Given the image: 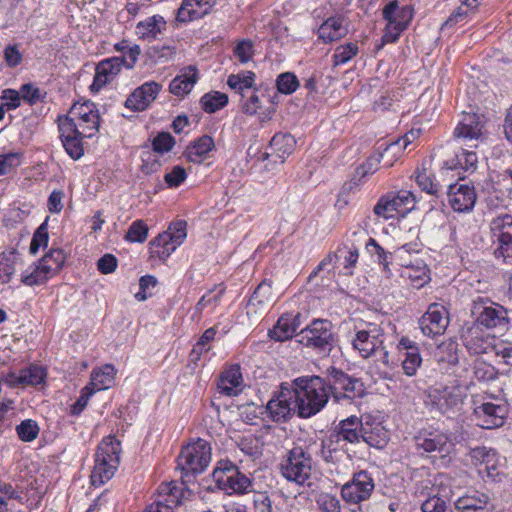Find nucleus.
<instances>
[{
    "mask_svg": "<svg viewBox=\"0 0 512 512\" xmlns=\"http://www.w3.org/2000/svg\"><path fill=\"white\" fill-rule=\"evenodd\" d=\"M455 140L452 143L455 154L446 160L448 169L474 171L478 158L473 150L478 147L482 137V124L479 117L473 113H465L454 131Z\"/></svg>",
    "mask_w": 512,
    "mask_h": 512,
    "instance_id": "f257e3e1",
    "label": "nucleus"
},
{
    "mask_svg": "<svg viewBox=\"0 0 512 512\" xmlns=\"http://www.w3.org/2000/svg\"><path fill=\"white\" fill-rule=\"evenodd\" d=\"M292 393L297 415L310 418L319 413L328 403L330 386L319 376L299 377L292 383Z\"/></svg>",
    "mask_w": 512,
    "mask_h": 512,
    "instance_id": "f03ea898",
    "label": "nucleus"
},
{
    "mask_svg": "<svg viewBox=\"0 0 512 512\" xmlns=\"http://www.w3.org/2000/svg\"><path fill=\"white\" fill-rule=\"evenodd\" d=\"M120 453V442L113 436L101 441L95 454V465L91 474L92 485H102L113 477L120 463Z\"/></svg>",
    "mask_w": 512,
    "mask_h": 512,
    "instance_id": "7ed1b4c3",
    "label": "nucleus"
},
{
    "mask_svg": "<svg viewBox=\"0 0 512 512\" xmlns=\"http://www.w3.org/2000/svg\"><path fill=\"white\" fill-rule=\"evenodd\" d=\"M57 122L74 126L82 136L93 137L99 130L100 116L95 104L86 101L74 103L66 115L58 116Z\"/></svg>",
    "mask_w": 512,
    "mask_h": 512,
    "instance_id": "20e7f679",
    "label": "nucleus"
},
{
    "mask_svg": "<svg viewBox=\"0 0 512 512\" xmlns=\"http://www.w3.org/2000/svg\"><path fill=\"white\" fill-rule=\"evenodd\" d=\"M313 461L311 455L301 446L288 451L280 464L282 476L298 485H310Z\"/></svg>",
    "mask_w": 512,
    "mask_h": 512,
    "instance_id": "39448f33",
    "label": "nucleus"
},
{
    "mask_svg": "<svg viewBox=\"0 0 512 512\" xmlns=\"http://www.w3.org/2000/svg\"><path fill=\"white\" fill-rule=\"evenodd\" d=\"M472 315L475 317L473 324L487 329L497 328L506 330L509 326V311L502 305L488 298L479 297L473 301Z\"/></svg>",
    "mask_w": 512,
    "mask_h": 512,
    "instance_id": "423d86ee",
    "label": "nucleus"
},
{
    "mask_svg": "<svg viewBox=\"0 0 512 512\" xmlns=\"http://www.w3.org/2000/svg\"><path fill=\"white\" fill-rule=\"evenodd\" d=\"M211 461V446L203 440L196 441L184 447L178 456V467L188 475L202 473Z\"/></svg>",
    "mask_w": 512,
    "mask_h": 512,
    "instance_id": "0eeeda50",
    "label": "nucleus"
},
{
    "mask_svg": "<svg viewBox=\"0 0 512 512\" xmlns=\"http://www.w3.org/2000/svg\"><path fill=\"white\" fill-rule=\"evenodd\" d=\"M212 477L218 488L228 494H243L248 492L251 487L250 479L230 461H220L213 471Z\"/></svg>",
    "mask_w": 512,
    "mask_h": 512,
    "instance_id": "6e6552de",
    "label": "nucleus"
},
{
    "mask_svg": "<svg viewBox=\"0 0 512 512\" xmlns=\"http://www.w3.org/2000/svg\"><path fill=\"white\" fill-rule=\"evenodd\" d=\"M383 17L387 26L382 40L385 43L395 42L413 18V9L409 5L398 6L396 1L388 3L383 9Z\"/></svg>",
    "mask_w": 512,
    "mask_h": 512,
    "instance_id": "1a4fd4ad",
    "label": "nucleus"
},
{
    "mask_svg": "<svg viewBox=\"0 0 512 512\" xmlns=\"http://www.w3.org/2000/svg\"><path fill=\"white\" fill-rule=\"evenodd\" d=\"M332 323L325 319H315L298 334L299 343L316 349H330L334 343Z\"/></svg>",
    "mask_w": 512,
    "mask_h": 512,
    "instance_id": "9d476101",
    "label": "nucleus"
},
{
    "mask_svg": "<svg viewBox=\"0 0 512 512\" xmlns=\"http://www.w3.org/2000/svg\"><path fill=\"white\" fill-rule=\"evenodd\" d=\"M415 204L412 192L401 190L396 194H387L379 199L374 207V213L384 219H392L397 215H404Z\"/></svg>",
    "mask_w": 512,
    "mask_h": 512,
    "instance_id": "9b49d317",
    "label": "nucleus"
},
{
    "mask_svg": "<svg viewBox=\"0 0 512 512\" xmlns=\"http://www.w3.org/2000/svg\"><path fill=\"white\" fill-rule=\"evenodd\" d=\"M375 484L367 471L355 473L352 479L341 488V496L346 503L359 504L368 500L374 490Z\"/></svg>",
    "mask_w": 512,
    "mask_h": 512,
    "instance_id": "f8f14e48",
    "label": "nucleus"
},
{
    "mask_svg": "<svg viewBox=\"0 0 512 512\" xmlns=\"http://www.w3.org/2000/svg\"><path fill=\"white\" fill-rule=\"evenodd\" d=\"M328 384L331 388L330 395L333 396L335 401L343 398L354 399L364 393L363 383L342 371H333Z\"/></svg>",
    "mask_w": 512,
    "mask_h": 512,
    "instance_id": "ddd939ff",
    "label": "nucleus"
},
{
    "mask_svg": "<svg viewBox=\"0 0 512 512\" xmlns=\"http://www.w3.org/2000/svg\"><path fill=\"white\" fill-rule=\"evenodd\" d=\"M415 446L418 450H423L427 453H438L441 457L449 455L453 448L454 443L450 437L440 431H421L415 436Z\"/></svg>",
    "mask_w": 512,
    "mask_h": 512,
    "instance_id": "4468645a",
    "label": "nucleus"
},
{
    "mask_svg": "<svg viewBox=\"0 0 512 512\" xmlns=\"http://www.w3.org/2000/svg\"><path fill=\"white\" fill-rule=\"evenodd\" d=\"M276 302L271 283L264 280L254 290L246 305V315L251 320H258L266 314Z\"/></svg>",
    "mask_w": 512,
    "mask_h": 512,
    "instance_id": "2eb2a0df",
    "label": "nucleus"
},
{
    "mask_svg": "<svg viewBox=\"0 0 512 512\" xmlns=\"http://www.w3.org/2000/svg\"><path fill=\"white\" fill-rule=\"evenodd\" d=\"M448 324V311L443 305L438 303L431 304L419 320L422 333L428 337L442 335Z\"/></svg>",
    "mask_w": 512,
    "mask_h": 512,
    "instance_id": "dca6fc26",
    "label": "nucleus"
},
{
    "mask_svg": "<svg viewBox=\"0 0 512 512\" xmlns=\"http://www.w3.org/2000/svg\"><path fill=\"white\" fill-rule=\"evenodd\" d=\"M384 344L383 333L378 328L359 330L352 340V346L363 358L377 356Z\"/></svg>",
    "mask_w": 512,
    "mask_h": 512,
    "instance_id": "f3484780",
    "label": "nucleus"
},
{
    "mask_svg": "<svg viewBox=\"0 0 512 512\" xmlns=\"http://www.w3.org/2000/svg\"><path fill=\"white\" fill-rule=\"evenodd\" d=\"M464 346L472 354H487L493 348L494 337L475 324L470 325L461 334Z\"/></svg>",
    "mask_w": 512,
    "mask_h": 512,
    "instance_id": "a211bd4d",
    "label": "nucleus"
},
{
    "mask_svg": "<svg viewBox=\"0 0 512 512\" xmlns=\"http://www.w3.org/2000/svg\"><path fill=\"white\" fill-rule=\"evenodd\" d=\"M448 199L454 211L467 212L474 207L477 195L471 184L457 182L449 186Z\"/></svg>",
    "mask_w": 512,
    "mask_h": 512,
    "instance_id": "6ab92c4d",
    "label": "nucleus"
},
{
    "mask_svg": "<svg viewBox=\"0 0 512 512\" xmlns=\"http://www.w3.org/2000/svg\"><path fill=\"white\" fill-rule=\"evenodd\" d=\"M273 421H285L292 413H297L295 400L291 389L282 388L276 398L271 399L266 406Z\"/></svg>",
    "mask_w": 512,
    "mask_h": 512,
    "instance_id": "aec40b11",
    "label": "nucleus"
},
{
    "mask_svg": "<svg viewBox=\"0 0 512 512\" xmlns=\"http://www.w3.org/2000/svg\"><path fill=\"white\" fill-rule=\"evenodd\" d=\"M161 88L162 85L155 81L146 82L132 92L125 106L133 111H143L156 99Z\"/></svg>",
    "mask_w": 512,
    "mask_h": 512,
    "instance_id": "412c9836",
    "label": "nucleus"
},
{
    "mask_svg": "<svg viewBox=\"0 0 512 512\" xmlns=\"http://www.w3.org/2000/svg\"><path fill=\"white\" fill-rule=\"evenodd\" d=\"M46 371L43 367L30 365L21 369L18 373L11 371L4 376V381L10 387L35 386L44 382Z\"/></svg>",
    "mask_w": 512,
    "mask_h": 512,
    "instance_id": "4be33fe9",
    "label": "nucleus"
},
{
    "mask_svg": "<svg viewBox=\"0 0 512 512\" xmlns=\"http://www.w3.org/2000/svg\"><path fill=\"white\" fill-rule=\"evenodd\" d=\"M158 499L145 512H173L180 504L181 490L174 483H162L158 488Z\"/></svg>",
    "mask_w": 512,
    "mask_h": 512,
    "instance_id": "5701e85b",
    "label": "nucleus"
},
{
    "mask_svg": "<svg viewBox=\"0 0 512 512\" xmlns=\"http://www.w3.org/2000/svg\"><path fill=\"white\" fill-rule=\"evenodd\" d=\"M60 139L66 153L73 159L78 160L84 155L83 139L87 138L82 136L74 126H66L58 123Z\"/></svg>",
    "mask_w": 512,
    "mask_h": 512,
    "instance_id": "b1692460",
    "label": "nucleus"
},
{
    "mask_svg": "<svg viewBox=\"0 0 512 512\" xmlns=\"http://www.w3.org/2000/svg\"><path fill=\"white\" fill-rule=\"evenodd\" d=\"M124 59L113 57L105 59L96 66L94 81L91 85L93 91H99L121 71Z\"/></svg>",
    "mask_w": 512,
    "mask_h": 512,
    "instance_id": "393cba45",
    "label": "nucleus"
},
{
    "mask_svg": "<svg viewBox=\"0 0 512 512\" xmlns=\"http://www.w3.org/2000/svg\"><path fill=\"white\" fill-rule=\"evenodd\" d=\"M505 408L493 403H484L475 409L478 426L494 429L503 425Z\"/></svg>",
    "mask_w": 512,
    "mask_h": 512,
    "instance_id": "a878e982",
    "label": "nucleus"
},
{
    "mask_svg": "<svg viewBox=\"0 0 512 512\" xmlns=\"http://www.w3.org/2000/svg\"><path fill=\"white\" fill-rule=\"evenodd\" d=\"M455 508L461 512H492L490 497L478 491L466 494L457 499Z\"/></svg>",
    "mask_w": 512,
    "mask_h": 512,
    "instance_id": "bb28decb",
    "label": "nucleus"
},
{
    "mask_svg": "<svg viewBox=\"0 0 512 512\" xmlns=\"http://www.w3.org/2000/svg\"><path fill=\"white\" fill-rule=\"evenodd\" d=\"M242 383L240 368L232 366L220 375L217 386L221 394L236 396L242 391Z\"/></svg>",
    "mask_w": 512,
    "mask_h": 512,
    "instance_id": "cd10ccee",
    "label": "nucleus"
},
{
    "mask_svg": "<svg viewBox=\"0 0 512 512\" xmlns=\"http://www.w3.org/2000/svg\"><path fill=\"white\" fill-rule=\"evenodd\" d=\"M362 421L356 416H350L339 423L337 441L343 440L349 443H357L362 439Z\"/></svg>",
    "mask_w": 512,
    "mask_h": 512,
    "instance_id": "c85d7f7f",
    "label": "nucleus"
},
{
    "mask_svg": "<svg viewBox=\"0 0 512 512\" xmlns=\"http://www.w3.org/2000/svg\"><path fill=\"white\" fill-rule=\"evenodd\" d=\"M166 21L160 15H154L140 21L135 28L136 35L143 40L156 39L166 29Z\"/></svg>",
    "mask_w": 512,
    "mask_h": 512,
    "instance_id": "c756f323",
    "label": "nucleus"
},
{
    "mask_svg": "<svg viewBox=\"0 0 512 512\" xmlns=\"http://www.w3.org/2000/svg\"><path fill=\"white\" fill-rule=\"evenodd\" d=\"M298 317L299 315L292 317L288 314L281 316L269 331V337L280 342L290 339L299 326Z\"/></svg>",
    "mask_w": 512,
    "mask_h": 512,
    "instance_id": "7c9ffc66",
    "label": "nucleus"
},
{
    "mask_svg": "<svg viewBox=\"0 0 512 512\" xmlns=\"http://www.w3.org/2000/svg\"><path fill=\"white\" fill-rule=\"evenodd\" d=\"M215 148L214 140L211 136L204 135L192 144H190L185 151V156L189 162L201 163L205 156Z\"/></svg>",
    "mask_w": 512,
    "mask_h": 512,
    "instance_id": "2f4dec72",
    "label": "nucleus"
},
{
    "mask_svg": "<svg viewBox=\"0 0 512 512\" xmlns=\"http://www.w3.org/2000/svg\"><path fill=\"white\" fill-rule=\"evenodd\" d=\"M342 22L339 17L327 19L318 29L319 38L324 42H333L344 37L348 30Z\"/></svg>",
    "mask_w": 512,
    "mask_h": 512,
    "instance_id": "473e14b6",
    "label": "nucleus"
},
{
    "mask_svg": "<svg viewBox=\"0 0 512 512\" xmlns=\"http://www.w3.org/2000/svg\"><path fill=\"white\" fill-rule=\"evenodd\" d=\"M196 81L197 71L194 67H189L184 73L171 81L169 90L176 96H184L191 91Z\"/></svg>",
    "mask_w": 512,
    "mask_h": 512,
    "instance_id": "72a5a7b5",
    "label": "nucleus"
},
{
    "mask_svg": "<svg viewBox=\"0 0 512 512\" xmlns=\"http://www.w3.org/2000/svg\"><path fill=\"white\" fill-rule=\"evenodd\" d=\"M296 145L295 138L289 133H278L273 136L270 141V149L281 162H284L285 158L290 155Z\"/></svg>",
    "mask_w": 512,
    "mask_h": 512,
    "instance_id": "f704fd0d",
    "label": "nucleus"
},
{
    "mask_svg": "<svg viewBox=\"0 0 512 512\" xmlns=\"http://www.w3.org/2000/svg\"><path fill=\"white\" fill-rule=\"evenodd\" d=\"M430 402L441 413H445L458 404V397L455 396L447 388L444 389H430L428 395Z\"/></svg>",
    "mask_w": 512,
    "mask_h": 512,
    "instance_id": "c9c22d12",
    "label": "nucleus"
},
{
    "mask_svg": "<svg viewBox=\"0 0 512 512\" xmlns=\"http://www.w3.org/2000/svg\"><path fill=\"white\" fill-rule=\"evenodd\" d=\"M389 439L388 431L380 424L369 426L368 423L363 424L362 440L369 446L375 448H383Z\"/></svg>",
    "mask_w": 512,
    "mask_h": 512,
    "instance_id": "e433bc0d",
    "label": "nucleus"
},
{
    "mask_svg": "<svg viewBox=\"0 0 512 512\" xmlns=\"http://www.w3.org/2000/svg\"><path fill=\"white\" fill-rule=\"evenodd\" d=\"M116 370L113 365L106 364L98 370H93L91 373L90 389L93 391H101L108 389L115 378Z\"/></svg>",
    "mask_w": 512,
    "mask_h": 512,
    "instance_id": "4c0bfd02",
    "label": "nucleus"
},
{
    "mask_svg": "<svg viewBox=\"0 0 512 512\" xmlns=\"http://www.w3.org/2000/svg\"><path fill=\"white\" fill-rule=\"evenodd\" d=\"M150 245L153 248L152 254L162 260L168 258L180 246V244L174 243V239L166 231L153 239Z\"/></svg>",
    "mask_w": 512,
    "mask_h": 512,
    "instance_id": "58836bf2",
    "label": "nucleus"
},
{
    "mask_svg": "<svg viewBox=\"0 0 512 512\" xmlns=\"http://www.w3.org/2000/svg\"><path fill=\"white\" fill-rule=\"evenodd\" d=\"M55 267L43 265L40 261L30 273H23L21 281L27 286L44 284L51 276L55 275Z\"/></svg>",
    "mask_w": 512,
    "mask_h": 512,
    "instance_id": "ea45409f",
    "label": "nucleus"
},
{
    "mask_svg": "<svg viewBox=\"0 0 512 512\" xmlns=\"http://www.w3.org/2000/svg\"><path fill=\"white\" fill-rule=\"evenodd\" d=\"M401 276L409 279L416 287L423 286V284L429 279L427 266L417 257H415L414 266L402 269Z\"/></svg>",
    "mask_w": 512,
    "mask_h": 512,
    "instance_id": "a19ab883",
    "label": "nucleus"
},
{
    "mask_svg": "<svg viewBox=\"0 0 512 512\" xmlns=\"http://www.w3.org/2000/svg\"><path fill=\"white\" fill-rule=\"evenodd\" d=\"M200 103L206 113H214L228 103V96L218 91H212L203 95Z\"/></svg>",
    "mask_w": 512,
    "mask_h": 512,
    "instance_id": "79ce46f5",
    "label": "nucleus"
},
{
    "mask_svg": "<svg viewBox=\"0 0 512 512\" xmlns=\"http://www.w3.org/2000/svg\"><path fill=\"white\" fill-rule=\"evenodd\" d=\"M255 74L253 72H246L243 74H231L228 77V86L240 92L242 96H245L244 91L250 90L254 83Z\"/></svg>",
    "mask_w": 512,
    "mask_h": 512,
    "instance_id": "37998d69",
    "label": "nucleus"
},
{
    "mask_svg": "<svg viewBox=\"0 0 512 512\" xmlns=\"http://www.w3.org/2000/svg\"><path fill=\"white\" fill-rule=\"evenodd\" d=\"M422 358L419 348H413L410 352L404 353L402 361V369L405 375L412 377L416 375L418 368L421 366Z\"/></svg>",
    "mask_w": 512,
    "mask_h": 512,
    "instance_id": "c03bdc74",
    "label": "nucleus"
},
{
    "mask_svg": "<svg viewBox=\"0 0 512 512\" xmlns=\"http://www.w3.org/2000/svg\"><path fill=\"white\" fill-rule=\"evenodd\" d=\"M491 230L496 238L501 237L502 233L512 236V216L503 214L495 217L491 222Z\"/></svg>",
    "mask_w": 512,
    "mask_h": 512,
    "instance_id": "a18cd8bd",
    "label": "nucleus"
},
{
    "mask_svg": "<svg viewBox=\"0 0 512 512\" xmlns=\"http://www.w3.org/2000/svg\"><path fill=\"white\" fill-rule=\"evenodd\" d=\"M336 256L338 257L339 261H342L343 267L345 269L352 268L356 265L359 257L358 248L343 244L342 246L338 247Z\"/></svg>",
    "mask_w": 512,
    "mask_h": 512,
    "instance_id": "49530a36",
    "label": "nucleus"
},
{
    "mask_svg": "<svg viewBox=\"0 0 512 512\" xmlns=\"http://www.w3.org/2000/svg\"><path fill=\"white\" fill-rule=\"evenodd\" d=\"M22 155L16 152L0 154V176L7 175L21 165Z\"/></svg>",
    "mask_w": 512,
    "mask_h": 512,
    "instance_id": "de8ad7c7",
    "label": "nucleus"
},
{
    "mask_svg": "<svg viewBox=\"0 0 512 512\" xmlns=\"http://www.w3.org/2000/svg\"><path fill=\"white\" fill-rule=\"evenodd\" d=\"M147 236L148 226L143 220H136L130 225L125 235V239L129 242L143 243L146 241Z\"/></svg>",
    "mask_w": 512,
    "mask_h": 512,
    "instance_id": "09e8293b",
    "label": "nucleus"
},
{
    "mask_svg": "<svg viewBox=\"0 0 512 512\" xmlns=\"http://www.w3.org/2000/svg\"><path fill=\"white\" fill-rule=\"evenodd\" d=\"M316 504L321 512H340V500L330 493H320L317 496Z\"/></svg>",
    "mask_w": 512,
    "mask_h": 512,
    "instance_id": "8fccbe9b",
    "label": "nucleus"
},
{
    "mask_svg": "<svg viewBox=\"0 0 512 512\" xmlns=\"http://www.w3.org/2000/svg\"><path fill=\"white\" fill-rule=\"evenodd\" d=\"M18 437L24 442H31L37 438L39 427L34 420L27 419L22 421L17 427Z\"/></svg>",
    "mask_w": 512,
    "mask_h": 512,
    "instance_id": "3c124183",
    "label": "nucleus"
},
{
    "mask_svg": "<svg viewBox=\"0 0 512 512\" xmlns=\"http://www.w3.org/2000/svg\"><path fill=\"white\" fill-rule=\"evenodd\" d=\"M239 447L245 454L256 458L262 454L263 442L258 437L250 435L241 439Z\"/></svg>",
    "mask_w": 512,
    "mask_h": 512,
    "instance_id": "603ef678",
    "label": "nucleus"
},
{
    "mask_svg": "<svg viewBox=\"0 0 512 512\" xmlns=\"http://www.w3.org/2000/svg\"><path fill=\"white\" fill-rule=\"evenodd\" d=\"M416 182L428 194L437 195L440 191V185L433 182L430 173L426 169L416 172Z\"/></svg>",
    "mask_w": 512,
    "mask_h": 512,
    "instance_id": "864d4df0",
    "label": "nucleus"
},
{
    "mask_svg": "<svg viewBox=\"0 0 512 512\" xmlns=\"http://www.w3.org/2000/svg\"><path fill=\"white\" fill-rule=\"evenodd\" d=\"M298 86V79L293 73L286 72L279 75L277 78V88L279 92L283 94L293 93Z\"/></svg>",
    "mask_w": 512,
    "mask_h": 512,
    "instance_id": "5fc2aeb1",
    "label": "nucleus"
},
{
    "mask_svg": "<svg viewBox=\"0 0 512 512\" xmlns=\"http://www.w3.org/2000/svg\"><path fill=\"white\" fill-rule=\"evenodd\" d=\"M65 259H66V256H65L63 250L51 249L49 253H47L46 255H44L41 258L40 262L43 265H46L49 267L57 266V268L55 269V274H57L63 267V265L65 263Z\"/></svg>",
    "mask_w": 512,
    "mask_h": 512,
    "instance_id": "6e6d98bb",
    "label": "nucleus"
},
{
    "mask_svg": "<svg viewBox=\"0 0 512 512\" xmlns=\"http://www.w3.org/2000/svg\"><path fill=\"white\" fill-rule=\"evenodd\" d=\"M175 145V140L168 132L159 133L152 142L153 150L163 154L169 152Z\"/></svg>",
    "mask_w": 512,
    "mask_h": 512,
    "instance_id": "4d7b16f0",
    "label": "nucleus"
},
{
    "mask_svg": "<svg viewBox=\"0 0 512 512\" xmlns=\"http://www.w3.org/2000/svg\"><path fill=\"white\" fill-rule=\"evenodd\" d=\"M498 246L494 250L496 258H502L503 261L512 258V236H506L502 233L501 237H497Z\"/></svg>",
    "mask_w": 512,
    "mask_h": 512,
    "instance_id": "13d9d810",
    "label": "nucleus"
},
{
    "mask_svg": "<svg viewBox=\"0 0 512 512\" xmlns=\"http://www.w3.org/2000/svg\"><path fill=\"white\" fill-rule=\"evenodd\" d=\"M48 239V228L46 222H44L37 228L33 235L30 244V253L36 254L41 246L47 245Z\"/></svg>",
    "mask_w": 512,
    "mask_h": 512,
    "instance_id": "bf43d9fd",
    "label": "nucleus"
},
{
    "mask_svg": "<svg viewBox=\"0 0 512 512\" xmlns=\"http://www.w3.org/2000/svg\"><path fill=\"white\" fill-rule=\"evenodd\" d=\"M186 226L187 223L184 220L172 222L166 233L170 234V236L174 239V243L181 245L187 237Z\"/></svg>",
    "mask_w": 512,
    "mask_h": 512,
    "instance_id": "052dcab7",
    "label": "nucleus"
},
{
    "mask_svg": "<svg viewBox=\"0 0 512 512\" xmlns=\"http://www.w3.org/2000/svg\"><path fill=\"white\" fill-rule=\"evenodd\" d=\"M187 178L186 170L181 166H174L165 174L164 180L169 187H178Z\"/></svg>",
    "mask_w": 512,
    "mask_h": 512,
    "instance_id": "680f3d73",
    "label": "nucleus"
},
{
    "mask_svg": "<svg viewBox=\"0 0 512 512\" xmlns=\"http://www.w3.org/2000/svg\"><path fill=\"white\" fill-rule=\"evenodd\" d=\"M393 257L403 269L410 268L415 264V259H412L413 256L407 245L397 248Z\"/></svg>",
    "mask_w": 512,
    "mask_h": 512,
    "instance_id": "e2e57ef3",
    "label": "nucleus"
},
{
    "mask_svg": "<svg viewBox=\"0 0 512 512\" xmlns=\"http://www.w3.org/2000/svg\"><path fill=\"white\" fill-rule=\"evenodd\" d=\"M421 509L422 512H450L445 500L437 496L430 497L424 501Z\"/></svg>",
    "mask_w": 512,
    "mask_h": 512,
    "instance_id": "0e129e2a",
    "label": "nucleus"
},
{
    "mask_svg": "<svg viewBox=\"0 0 512 512\" xmlns=\"http://www.w3.org/2000/svg\"><path fill=\"white\" fill-rule=\"evenodd\" d=\"M358 48L355 44L348 43L346 45L339 46L334 54L335 62L345 63L357 54Z\"/></svg>",
    "mask_w": 512,
    "mask_h": 512,
    "instance_id": "69168bd1",
    "label": "nucleus"
},
{
    "mask_svg": "<svg viewBox=\"0 0 512 512\" xmlns=\"http://www.w3.org/2000/svg\"><path fill=\"white\" fill-rule=\"evenodd\" d=\"M416 137V133L413 131L408 132L402 139H399L396 142L391 143L384 151V154L381 156H387L389 154H396L401 149H406L409 143H411Z\"/></svg>",
    "mask_w": 512,
    "mask_h": 512,
    "instance_id": "338daca9",
    "label": "nucleus"
},
{
    "mask_svg": "<svg viewBox=\"0 0 512 512\" xmlns=\"http://www.w3.org/2000/svg\"><path fill=\"white\" fill-rule=\"evenodd\" d=\"M234 54L241 63L248 62L253 54V45L249 40L240 41L234 48Z\"/></svg>",
    "mask_w": 512,
    "mask_h": 512,
    "instance_id": "774afa93",
    "label": "nucleus"
}]
</instances>
